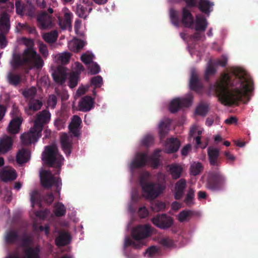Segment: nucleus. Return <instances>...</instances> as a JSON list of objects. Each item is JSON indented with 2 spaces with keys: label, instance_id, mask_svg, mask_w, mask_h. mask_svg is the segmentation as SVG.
<instances>
[{
  "label": "nucleus",
  "instance_id": "obj_1",
  "mask_svg": "<svg viewBox=\"0 0 258 258\" xmlns=\"http://www.w3.org/2000/svg\"><path fill=\"white\" fill-rule=\"evenodd\" d=\"M213 87L222 104L230 106L238 104L239 102L245 104L250 100L253 82L246 74L231 76L228 73H224Z\"/></svg>",
  "mask_w": 258,
  "mask_h": 258
},
{
  "label": "nucleus",
  "instance_id": "obj_2",
  "mask_svg": "<svg viewBox=\"0 0 258 258\" xmlns=\"http://www.w3.org/2000/svg\"><path fill=\"white\" fill-rule=\"evenodd\" d=\"M14 67L18 68L25 66L30 69L35 67L40 69L43 64V61L40 56L32 48H27L23 54H16L14 56Z\"/></svg>",
  "mask_w": 258,
  "mask_h": 258
},
{
  "label": "nucleus",
  "instance_id": "obj_3",
  "mask_svg": "<svg viewBox=\"0 0 258 258\" xmlns=\"http://www.w3.org/2000/svg\"><path fill=\"white\" fill-rule=\"evenodd\" d=\"M21 246L23 248V255L21 257L18 251L9 253L5 258H40L41 249L39 245L31 246L33 238L27 234L21 237Z\"/></svg>",
  "mask_w": 258,
  "mask_h": 258
},
{
  "label": "nucleus",
  "instance_id": "obj_4",
  "mask_svg": "<svg viewBox=\"0 0 258 258\" xmlns=\"http://www.w3.org/2000/svg\"><path fill=\"white\" fill-rule=\"evenodd\" d=\"M151 233V227L149 225L137 226L131 233L132 237L137 241H134L129 237H127L124 240V247L125 248L132 245L135 249H141L143 245V242L141 240L148 237Z\"/></svg>",
  "mask_w": 258,
  "mask_h": 258
},
{
  "label": "nucleus",
  "instance_id": "obj_5",
  "mask_svg": "<svg viewBox=\"0 0 258 258\" xmlns=\"http://www.w3.org/2000/svg\"><path fill=\"white\" fill-rule=\"evenodd\" d=\"M226 182V176L220 168H212L208 173L205 186L210 191H220L225 189Z\"/></svg>",
  "mask_w": 258,
  "mask_h": 258
},
{
  "label": "nucleus",
  "instance_id": "obj_6",
  "mask_svg": "<svg viewBox=\"0 0 258 258\" xmlns=\"http://www.w3.org/2000/svg\"><path fill=\"white\" fill-rule=\"evenodd\" d=\"M150 176L147 172L141 175L140 183L142 187L143 194L147 199L154 200L157 198L164 190V187L160 184L147 181Z\"/></svg>",
  "mask_w": 258,
  "mask_h": 258
},
{
  "label": "nucleus",
  "instance_id": "obj_7",
  "mask_svg": "<svg viewBox=\"0 0 258 258\" xmlns=\"http://www.w3.org/2000/svg\"><path fill=\"white\" fill-rule=\"evenodd\" d=\"M42 160L46 165L51 167L55 166L59 169L63 164L64 158L59 153L56 145L52 144L45 147L42 155Z\"/></svg>",
  "mask_w": 258,
  "mask_h": 258
},
{
  "label": "nucleus",
  "instance_id": "obj_8",
  "mask_svg": "<svg viewBox=\"0 0 258 258\" xmlns=\"http://www.w3.org/2000/svg\"><path fill=\"white\" fill-rule=\"evenodd\" d=\"M42 185L46 188H49L52 185L56 187L55 192L58 195L61 189V180L60 177L54 176L50 171H44L41 176Z\"/></svg>",
  "mask_w": 258,
  "mask_h": 258
},
{
  "label": "nucleus",
  "instance_id": "obj_9",
  "mask_svg": "<svg viewBox=\"0 0 258 258\" xmlns=\"http://www.w3.org/2000/svg\"><path fill=\"white\" fill-rule=\"evenodd\" d=\"M193 96L191 94L182 98H176L173 99L169 105V111L173 113L177 112L182 107H189L191 105Z\"/></svg>",
  "mask_w": 258,
  "mask_h": 258
},
{
  "label": "nucleus",
  "instance_id": "obj_10",
  "mask_svg": "<svg viewBox=\"0 0 258 258\" xmlns=\"http://www.w3.org/2000/svg\"><path fill=\"white\" fill-rule=\"evenodd\" d=\"M153 224L161 229H167L173 223V219L166 214H157L151 220Z\"/></svg>",
  "mask_w": 258,
  "mask_h": 258
},
{
  "label": "nucleus",
  "instance_id": "obj_11",
  "mask_svg": "<svg viewBox=\"0 0 258 258\" xmlns=\"http://www.w3.org/2000/svg\"><path fill=\"white\" fill-rule=\"evenodd\" d=\"M41 136V132L38 130L34 129V127L31 128L28 133H25L21 136V140L23 145H29L37 141Z\"/></svg>",
  "mask_w": 258,
  "mask_h": 258
},
{
  "label": "nucleus",
  "instance_id": "obj_12",
  "mask_svg": "<svg viewBox=\"0 0 258 258\" xmlns=\"http://www.w3.org/2000/svg\"><path fill=\"white\" fill-rule=\"evenodd\" d=\"M51 114L48 110H43L37 114V117L34 121V129L42 132L44 124L49 122L50 119Z\"/></svg>",
  "mask_w": 258,
  "mask_h": 258
},
{
  "label": "nucleus",
  "instance_id": "obj_13",
  "mask_svg": "<svg viewBox=\"0 0 258 258\" xmlns=\"http://www.w3.org/2000/svg\"><path fill=\"white\" fill-rule=\"evenodd\" d=\"M208 159L210 165L212 168H219L221 164V160L220 158V150L213 147H209L207 150Z\"/></svg>",
  "mask_w": 258,
  "mask_h": 258
},
{
  "label": "nucleus",
  "instance_id": "obj_14",
  "mask_svg": "<svg viewBox=\"0 0 258 258\" xmlns=\"http://www.w3.org/2000/svg\"><path fill=\"white\" fill-rule=\"evenodd\" d=\"M38 27L42 30L51 28L52 27V17L46 12H44L37 17Z\"/></svg>",
  "mask_w": 258,
  "mask_h": 258
},
{
  "label": "nucleus",
  "instance_id": "obj_15",
  "mask_svg": "<svg viewBox=\"0 0 258 258\" xmlns=\"http://www.w3.org/2000/svg\"><path fill=\"white\" fill-rule=\"evenodd\" d=\"M148 160L147 154L144 153H137L131 164L132 169H138L145 166Z\"/></svg>",
  "mask_w": 258,
  "mask_h": 258
},
{
  "label": "nucleus",
  "instance_id": "obj_16",
  "mask_svg": "<svg viewBox=\"0 0 258 258\" xmlns=\"http://www.w3.org/2000/svg\"><path fill=\"white\" fill-rule=\"evenodd\" d=\"M78 106L79 110L88 112L94 108V99L90 96H85L80 99Z\"/></svg>",
  "mask_w": 258,
  "mask_h": 258
},
{
  "label": "nucleus",
  "instance_id": "obj_17",
  "mask_svg": "<svg viewBox=\"0 0 258 258\" xmlns=\"http://www.w3.org/2000/svg\"><path fill=\"white\" fill-rule=\"evenodd\" d=\"M181 22L186 28H191L194 23V17L187 7L182 9V18Z\"/></svg>",
  "mask_w": 258,
  "mask_h": 258
},
{
  "label": "nucleus",
  "instance_id": "obj_18",
  "mask_svg": "<svg viewBox=\"0 0 258 258\" xmlns=\"http://www.w3.org/2000/svg\"><path fill=\"white\" fill-rule=\"evenodd\" d=\"M82 123L81 118L78 115H74L69 125L70 132L74 137H78L80 135V125Z\"/></svg>",
  "mask_w": 258,
  "mask_h": 258
},
{
  "label": "nucleus",
  "instance_id": "obj_19",
  "mask_svg": "<svg viewBox=\"0 0 258 258\" xmlns=\"http://www.w3.org/2000/svg\"><path fill=\"white\" fill-rule=\"evenodd\" d=\"M186 187V181L184 178H181L175 184L174 199L180 200L183 196Z\"/></svg>",
  "mask_w": 258,
  "mask_h": 258
},
{
  "label": "nucleus",
  "instance_id": "obj_20",
  "mask_svg": "<svg viewBox=\"0 0 258 258\" xmlns=\"http://www.w3.org/2000/svg\"><path fill=\"white\" fill-rule=\"evenodd\" d=\"M60 144L61 148L67 156H69L72 153V141L70 137L66 133H63L60 137Z\"/></svg>",
  "mask_w": 258,
  "mask_h": 258
},
{
  "label": "nucleus",
  "instance_id": "obj_21",
  "mask_svg": "<svg viewBox=\"0 0 258 258\" xmlns=\"http://www.w3.org/2000/svg\"><path fill=\"white\" fill-rule=\"evenodd\" d=\"M10 16L6 12L2 14L0 18V31L3 34H7L10 29Z\"/></svg>",
  "mask_w": 258,
  "mask_h": 258
},
{
  "label": "nucleus",
  "instance_id": "obj_22",
  "mask_svg": "<svg viewBox=\"0 0 258 258\" xmlns=\"http://www.w3.org/2000/svg\"><path fill=\"white\" fill-rule=\"evenodd\" d=\"M190 89L198 92L202 88L200 80L196 71L193 69L191 72L190 79L189 80Z\"/></svg>",
  "mask_w": 258,
  "mask_h": 258
},
{
  "label": "nucleus",
  "instance_id": "obj_23",
  "mask_svg": "<svg viewBox=\"0 0 258 258\" xmlns=\"http://www.w3.org/2000/svg\"><path fill=\"white\" fill-rule=\"evenodd\" d=\"M214 5V3L209 0H199L197 7L201 12L209 16L210 13L213 11L212 7Z\"/></svg>",
  "mask_w": 258,
  "mask_h": 258
},
{
  "label": "nucleus",
  "instance_id": "obj_24",
  "mask_svg": "<svg viewBox=\"0 0 258 258\" xmlns=\"http://www.w3.org/2000/svg\"><path fill=\"white\" fill-rule=\"evenodd\" d=\"M54 81L59 84L62 85L65 83L67 73L64 68L58 67L56 71L52 74Z\"/></svg>",
  "mask_w": 258,
  "mask_h": 258
},
{
  "label": "nucleus",
  "instance_id": "obj_25",
  "mask_svg": "<svg viewBox=\"0 0 258 258\" xmlns=\"http://www.w3.org/2000/svg\"><path fill=\"white\" fill-rule=\"evenodd\" d=\"M180 146V141L176 138H171L167 140L165 148L167 153H172L176 152Z\"/></svg>",
  "mask_w": 258,
  "mask_h": 258
},
{
  "label": "nucleus",
  "instance_id": "obj_26",
  "mask_svg": "<svg viewBox=\"0 0 258 258\" xmlns=\"http://www.w3.org/2000/svg\"><path fill=\"white\" fill-rule=\"evenodd\" d=\"M71 240L70 234L66 232H61L55 238V244L58 246H65L70 243Z\"/></svg>",
  "mask_w": 258,
  "mask_h": 258
},
{
  "label": "nucleus",
  "instance_id": "obj_27",
  "mask_svg": "<svg viewBox=\"0 0 258 258\" xmlns=\"http://www.w3.org/2000/svg\"><path fill=\"white\" fill-rule=\"evenodd\" d=\"M208 26V22L204 16L198 15L196 16L195 21V30L197 31L204 32Z\"/></svg>",
  "mask_w": 258,
  "mask_h": 258
},
{
  "label": "nucleus",
  "instance_id": "obj_28",
  "mask_svg": "<svg viewBox=\"0 0 258 258\" xmlns=\"http://www.w3.org/2000/svg\"><path fill=\"white\" fill-rule=\"evenodd\" d=\"M13 141L12 139L6 136L0 140V155L6 153L11 149Z\"/></svg>",
  "mask_w": 258,
  "mask_h": 258
},
{
  "label": "nucleus",
  "instance_id": "obj_29",
  "mask_svg": "<svg viewBox=\"0 0 258 258\" xmlns=\"http://www.w3.org/2000/svg\"><path fill=\"white\" fill-rule=\"evenodd\" d=\"M22 123L21 118H13L9 123L8 126L9 132L11 134H17L19 132L20 126Z\"/></svg>",
  "mask_w": 258,
  "mask_h": 258
},
{
  "label": "nucleus",
  "instance_id": "obj_30",
  "mask_svg": "<svg viewBox=\"0 0 258 258\" xmlns=\"http://www.w3.org/2000/svg\"><path fill=\"white\" fill-rule=\"evenodd\" d=\"M182 167L177 164H172L169 166V171L173 179L179 178L182 172Z\"/></svg>",
  "mask_w": 258,
  "mask_h": 258
},
{
  "label": "nucleus",
  "instance_id": "obj_31",
  "mask_svg": "<svg viewBox=\"0 0 258 258\" xmlns=\"http://www.w3.org/2000/svg\"><path fill=\"white\" fill-rule=\"evenodd\" d=\"M30 158V152L26 149H23L19 151L16 156V160L19 164L27 162Z\"/></svg>",
  "mask_w": 258,
  "mask_h": 258
},
{
  "label": "nucleus",
  "instance_id": "obj_32",
  "mask_svg": "<svg viewBox=\"0 0 258 258\" xmlns=\"http://www.w3.org/2000/svg\"><path fill=\"white\" fill-rule=\"evenodd\" d=\"M58 37V32L56 30H52L49 32L45 33L42 35L43 40L48 43H53L55 42Z\"/></svg>",
  "mask_w": 258,
  "mask_h": 258
},
{
  "label": "nucleus",
  "instance_id": "obj_33",
  "mask_svg": "<svg viewBox=\"0 0 258 258\" xmlns=\"http://www.w3.org/2000/svg\"><path fill=\"white\" fill-rule=\"evenodd\" d=\"M1 178L4 181L13 180L17 178V174L15 170H4L1 172Z\"/></svg>",
  "mask_w": 258,
  "mask_h": 258
},
{
  "label": "nucleus",
  "instance_id": "obj_34",
  "mask_svg": "<svg viewBox=\"0 0 258 258\" xmlns=\"http://www.w3.org/2000/svg\"><path fill=\"white\" fill-rule=\"evenodd\" d=\"M19 234L16 231L10 230L7 232L5 236V240L8 244H13L18 239Z\"/></svg>",
  "mask_w": 258,
  "mask_h": 258
},
{
  "label": "nucleus",
  "instance_id": "obj_35",
  "mask_svg": "<svg viewBox=\"0 0 258 258\" xmlns=\"http://www.w3.org/2000/svg\"><path fill=\"white\" fill-rule=\"evenodd\" d=\"M195 191L193 188H189L185 195L183 202L187 206L190 207L194 204Z\"/></svg>",
  "mask_w": 258,
  "mask_h": 258
},
{
  "label": "nucleus",
  "instance_id": "obj_36",
  "mask_svg": "<svg viewBox=\"0 0 258 258\" xmlns=\"http://www.w3.org/2000/svg\"><path fill=\"white\" fill-rule=\"evenodd\" d=\"M28 104L30 110L36 111L41 108L42 106V102L39 99L34 98L30 99Z\"/></svg>",
  "mask_w": 258,
  "mask_h": 258
},
{
  "label": "nucleus",
  "instance_id": "obj_37",
  "mask_svg": "<svg viewBox=\"0 0 258 258\" xmlns=\"http://www.w3.org/2000/svg\"><path fill=\"white\" fill-rule=\"evenodd\" d=\"M53 212L56 217H62L66 215V208L61 203H57L54 205Z\"/></svg>",
  "mask_w": 258,
  "mask_h": 258
},
{
  "label": "nucleus",
  "instance_id": "obj_38",
  "mask_svg": "<svg viewBox=\"0 0 258 258\" xmlns=\"http://www.w3.org/2000/svg\"><path fill=\"white\" fill-rule=\"evenodd\" d=\"M8 80L10 84L17 86L20 83L21 77L18 74L10 73L8 75Z\"/></svg>",
  "mask_w": 258,
  "mask_h": 258
},
{
  "label": "nucleus",
  "instance_id": "obj_39",
  "mask_svg": "<svg viewBox=\"0 0 258 258\" xmlns=\"http://www.w3.org/2000/svg\"><path fill=\"white\" fill-rule=\"evenodd\" d=\"M85 42L83 40H78L76 41L71 42L69 44L70 49L74 52H79L84 46Z\"/></svg>",
  "mask_w": 258,
  "mask_h": 258
},
{
  "label": "nucleus",
  "instance_id": "obj_40",
  "mask_svg": "<svg viewBox=\"0 0 258 258\" xmlns=\"http://www.w3.org/2000/svg\"><path fill=\"white\" fill-rule=\"evenodd\" d=\"M37 93V89L35 87L26 88L23 90L22 94L26 99H34Z\"/></svg>",
  "mask_w": 258,
  "mask_h": 258
},
{
  "label": "nucleus",
  "instance_id": "obj_41",
  "mask_svg": "<svg viewBox=\"0 0 258 258\" xmlns=\"http://www.w3.org/2000/svg\"><path fill=\"white\" fill-rule=\"evenodd\" d=\"M209 111V105L205 103H200L196 109V113L198 115L205 116Z\"/></svg>",
  "mask_w": 258,
  "mask_h": 258
},
{
  "label": "nucleus",
  "instance_id": "obj_42",
  "mask_svg": "<svg viewBox=\"0 0 258 258\" xmlns=\"http://www.w3.org/2000/svg\"><path fill=\"white\" fill-rule=\"evenodd\" d=\"M166 208V204L162 201H156L152 203L151 208L156 212L164 211Z\"/></svg>",
  "mask_w": 258,
  "mask_h": 258
},
{
  "label": "nucleus",
  "instance_id": "obj_43",
  "mask_svg": "<svg viewBox=\"0 0 258 258\" xmlns=\"http://www.w3.org/2000/svg\"><path fill=\"white\" fill-rule=\"evenodd\" d=\"M193 215V212L191 210H183L178 215V220L180 222H183L189 220Z\"/></svg>",
  "mask_w": 258,
  "mask_h": 258
},
{
  "label": "nucleus",
  "instance_id": "obj_44",
  "mask_svg": "<svg viewBox=\"0 0 258 258\" xmlns=\"http://www.w3.org/2000/svg\"><path fill=\"white\" fill-rule=\"evenodd\" d=\"M59 25L61 29H67L71 26V16L70 13H65L63 20L59 22Z\"/></svg>",
  "mask_w": 258,
  "mask_h": 258
},
{
  "label": "nucleus",
  "instance_id": "obj_45",
  "mask_svg": "<svg viewBox=\"0 0 258 258\" xmlns=\"http://www.w3.org/2000/svg\"><path fill=\"white\" fill-rule=\"evenodd\" d=\"M169 124L164 121H161L159 124V134L161 139L164 138L168 132Z\"/></svg>",
  "mask_w": 258,
  "mask_h": 258
},
{
  "label": "nucleus",
  "instance_id": "obj_46",
  "mask_svg": "<svg viewBox=\"0 0 258 258\" xmlns=\"http://www.w3.org/2000/svg\"><path fill=\"white\" fill-rule=\"evenodd\" d=\"M203 170V166L200 162L194 163L192 164L190 167L191 174L196 176L199 174Z\"/></svg>",
  "mask_w": 258,
  "mask_h": 258
},
{
  "label": "nucleus",
  "instance_id": "obj_47",
  "mask_svg": "<svg viewBox=\"0 0 258 258\" xmlns=\"http://www.w3.org/2000/svg\"><path fill=\"white\" fill-rule=\"evenodd\" d=\"M79 79V74L78 73H73L71 74L69 81V86L71 88H75L78 84Z\"/></svg>",
  "mask_w": 258,
  "mask_h": 258
},
{
  "label": "nucleus",
  "instance_id": "obj_48",
  "mask_svg": "<svg viewBox=\"0 0 258 258\" xmlns=\"http://www.w3.org/2000/svg\"><path fill=\"white\" fill-rule=\"evenodd\" d=\"M216 73V70L211 63H209L205 71L204 78L207 81H209L210 76H214Z\"/></svg>",
  "mask_w": 258,
  "mask_h": 258
},
{
  "label": "nucleus",
  "instance_id": "obj_49",
  "mask_svg": "<svg viewBox=\"0 0 258 258\" xmlns=\"http://www.w3.org/2000/svg\"><path fill=\"white\" fill-rule=\"evenodd\" d=\"M71 54L69 52H64L59 54L56 56L58 61H59L62 64L68 63L71 58Z\"/></svg>",
  "mask_w": 258,
  "mask_h": 258
},
{
  "label": "nucleus",
  "instance_id": "obj_50",
  "mask_svg": "<svg viewBox=\"0 0 258 258\" xmlns=\"http://www.w3.org/2000/svg\"><path fill=\"white\" fill-rule=\"evenodd\" d=\"M87 10L86 7L79 4L77 6L76 13L80 18L85 19L87 16Z\"/></svg>",
  "mask_w": 258,
  "mask_h": 258
},
{
  "label": "nucleus",
  "instance_id": "obj_51",
  "mask_svg": "<svg viewBox=\"0 0 258 258\" xmlns=\"http://www.w3.org/2000/svg\"><path fill=\"white\" fill-rule=\"evenodd\" d=\"M170 17L172 23L175 26H179V20L177 12L171 9L170 11Z\"/></svg>",
  "mask_w": 258,
  "mask_h": 258
},
{
  "label": "nucleus",
  "instance_id": "obj_52",
  "mask_svg": "<svg viewBox=\"0 0 258 258\" xmlns=\"http://www.w3.org/2000/svg\"><path fill=\"white\" fill-rule=\"evenodd\" d=\"M55 93L56 95L61 98V99L62 101H66L69 98V95L68 93V91L63 89H59L56 88L55 89Z\"/></svg>",
  "mask_w": 258,
  "mask_h": 258
},
{
  "label": "nucleus",
  "instance_id": "obj_53",
  "mask_svg": "<svg viewBox=\"0 0 258 258\" xmlns=\"http://www.w3.org/2000/svg\"><path fill=\"white\" fill-rule=\"evenodd\" d=\"M87 67L88 69L90 70V72L91 75L97 74L100 71V67L96 62H93Z\"/></svg>",
  "mask_w": 258,
  "mask_h": 258
},
{
  "label": "nucleus",
  "instance_id": "obj_54",
  "mask_svg": "<svg viewBox=\"0 0 258 258\" xmlns=\"http://www.w3.org/2000/svg\"><path fill=\"white\" fill-rule=\"evenodd\" d=\"M91 84L94 85L95 88H99L103 83V79L101 76H97L93 77L91 80Z\"/></svg>",
  "mask_w": 258,
  "mask_h": 258
},
{
  "label": "nucleus",
  "instance_id": "obj_55",
  "mask_svg": "<svg viewBox=\"0 0 258 258\" xmlns=\"http://www.w3.org/2000/svg\"><path fill=\"white\" fill-rule=\"evenodd\" d=\"M158 248L155 246H152L146 249L145 253L148 255V257H153L158 254Z\"/></svg>",
  "mask_w": 258,
  "mask_h": 258
},
{
  "label": "nucleus",
  "instance_id": "obj_56",
  "mask_svg": "<svg viewBox=\"0 0 258 258\" xmlns=\"http://www.w3.org/2000/svg\"><path fill=\"white\" fill-rule=\"evenodd\" d=\"M16 13L19 15L23 16L24 14L25 7L24 4L20 1H17L15 3Z\"/></svg>",
  "mask_w": 258,
  "mask_h": 258
},
{
  "label": "nucleus",
  "instance_id": "obj_57",
  "mask_svg": "<svg viewBox=\"0 0 258 258\" xmlns=\"http://www.w3.org/2000/svg\"><path fill=\"white\" fill-rule=\"evenodd\" d=\"M153 142L154 138L153 136L151 135H147L143 138L142 141V144L144 146L148 147L153 144Z\"/></svg>",
  "mask_w": 258,
  "mask_h": 258
},
{
  "label": "nucleus",
  "instance_id": "obj_58",
  "mask_svg": "<svg viewBox=\"0 0 258 258\" xmlns=\"http://www.w3.org/2000/svg\"><path fill=\"white\" fill-rule=\"evenodd\" d=\"M81 59L88 67L93 62V55L84 53L81 56Z\"/></svg>",
  "mask_w": 258,
  "mask_h": 258
},
{
  "label": "nucleus",
  "instance_id": "obj_59",
  "mask_svg": "<svg viewBox=\"0 0 258 258\" xmlns=\"http://www.w3.org/2000/svg\"><path fill=\"white\" fill-rule=\"evenodd\" d=\"M39 197V194L37 189L33 190L30 193V201L32 204V206L33 207L34 206L35 204L38 201Z\"/></svg>",
  "mask_w": 258,
  "mask_h": 258
},
{
  "label": "nucleus",
  "instance_id": "obj_60",
  "mask_svg": "<svg viewBox=\"0 0 258 258\" xmlns=\"http://www.w3.org/2000/svg\"><path fill=\"white\" fill-rule=\"evenodd\" d=\"M160 243L166 247H170L173 245V241L169 237H164L161 239Z\"/></svg>",
  "mask_w": 258,
  "mask_h": 258
},
{
  "label": "nucleus",
  "instance_id": "obj_61",
  "mask_svg": "<svg viewBox=\"0 0 258 258\" xmlns=\"http://www.w3.org/2000/svg\"><path fill=\"white\" fill-rule=\"evenodd\" d=\"M57 99L56 95L52 94L49 96L48 99V105L54 109L57 104Z\"/></svg>",
  "mask_w": 258,
  "mask_h": 258
},
{
  "label": "nucleus",
  "instance_id": "obj_62",
  "mask_svg": "<svg viewBox=\"0 0 258 258\" xmlns=\"http://www.w3.org/2000/svg\"><path fill=\"white\" fill-rule=\"evenodd\" d=\"M26 3L30 6L31 8H34L35 3L41 8H44L46 6L45 2L43 0L42 2L38 3V0H25Z\"/></svg>",
  "mask_w": 258,
  "mask_h": 258
},
{
  "label": "nucleus",
  "instance_id": "obj_63",
  "mask_svg": "<svg viewBox=\"0 0 258 258\" xmlns=\"http://www.w3.org/2000/svg\"><path fill=\"white\" fill-rule=\"evenodd\" d=\"M138 214L141 218H145L148 216L149 212L145 207H143L139 208Z\"/></svg>",
  "mask_w": 258,
  "mask_h": 258
},
{
  "label": "nucleus",
  "instance_id": "obj_64",
  "mask_svg": "<svg viewBox=\"0 0 258 258\" xmlns=\"http://www.w3.org/2000/svg\"><path fill=\"white\" fill-rule=\"evenodd\" d=\"M227 162L232 164L235 160V157L228 151H225L224 153Z\"/></svg>",
  "mask_w": 258,
  "mask_h": 258
}]
</instances>
